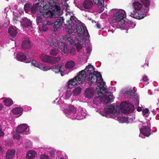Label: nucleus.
Masks as SVG:
<instances>
[{"label": "nucleus", "mask_w": 159, "mask_h": 159, "mask_svg": "<svg viewBox=\"0 0 159 159\" xmlns=\"http://www.w3.org/2000/svg\"><path fill=\"white\" fill-rule=\"evenodd\" d=\"M132 6L135 11L131 12L130 10H129L128 14L134 18L138 19H143L148 11V9L143 7V5L139 2H134Z\"/></svg>", "instance_id": "1"}, {"label": "nucleus", "mask_w": 159, "mask_h": 159, "mask_svg": "<svg viewBox=\"0 0 159 159\" xmlns=\"http://www.w3.org/2000/svg\"><path fill=\"white\" fill-rule=\"evenodd\" d=\"M36 23L39 25V30L41 31H46L48 27L52 25L53 23L45 18L43 14L40 12L36 17Z\"/></svg>", "instance_id": "2"}, {"label": "nucleus", "mask_w": 159, "mask_h": 159, "mask_svg": "<svg viewBox=\"0 0 159 159\" xmlns=\"http://www.w3.org/2000/svg\"><path fill=\"white\" fill-rule=\"evenodd\" d=\"M48 7V6L45 5L43 6L42 8H40L39 9L40 12L43 14L44 17H52L55 13L59 15H61L60 12V7L59 6L55 5L52 8L53 10L48 9L47 8Z\"/></svg>", "instance_id": "3"}, {"label": "nucleus", "mask_w": 159, "mask_h": 159, "mask_svg": "<svg viewBox=\"0 0 159 159\" xmlns=\"http://www.w3.org/2000/svg\"><path fill=\"white\" fill-rule=\"evenodd\" d=\"M126 17V13L125 11L120 9L115 13L113 16V20L115 22H118L117 24L120 26L123 25L124 21L122 20Z\"/></svg>", "instance_id": "4"}, {"label": "nucleus", "mask_w": 159, "mask_h": 159, "mask_svg": "<svg viewBox=\"0 0 159 159\" xmlns=\"http://www.w3.org/2000/svg\"><path fill=\"white\" fill-rule=\"evenodd\" d=\"M120 106L121 111L125 114L129 113L134 111V107L131 103L126 102H123Z\"/></svg>", "instance_id": "5"}, {"label": "nucleus", "mask_w": 159, "mask_h": 159, "mask_svg": "<svg viewBox=\"0 0 159 159\" xmlns=\"http://www.w3.org/2000/svg\"><path fill=\"white\" fill-rule=\"evenodd\" d=\"M76 30L77 33L80 34H84L89 38L90 36L88 31L84 25L81 24L76 25Z\"/></svg>", "instance_id": "6"}, {"label": "nucleus", "mask_w": 159, "mask_h": 159, "mask_svg": "<svg viewBox=\"0 0 159 159\" xmlns=\"http://www.w3.org/2000/svg\"><path fill=\"white\" fill-rule=\"evenodd\" d=\"M90 81L93 84L95 83H99V82L98 81H102L103 79L100 73L97 71L95 74H93L91 75Z\"/></svg>", "instance_id": "7"}, {"label": "nucleus", "mask_w": 159, "mask_h": 159, "mask_svg": "<svg viewBox=\"0 0 159 159\" xmlns=\"http://www.w3.org/2000/svg\"><path fill=\"white\" fill-rule=\"evenodd\" d=\"M93 3L92 1L85 0L83 2L82 6L80 9L84 11H87L88 10L91 9L93 7Z\"/></svg>", "instance_id": "8"}, {"label": "nucleus", "mask_w": 159, "mask_h": 159, "mask_svg": "<svg viewBox=\"0 0 159 159\" xmlns=\"http://www.w3.org/2000/svg\"><path fill=\"white\" fill-rule=\"evenodd\" d=\"M84 72H85V73L87 77L89 76L88 78L89 80H90L91 75L93 74H95L97 71H95L93 66L90 65L86 66L84 70Z\"/></svg>", "instance_id": "9"}, {"label": "nucleus", "mask_w": 159, "mask_h": 159, "mask_svg": "<svg viewBox=\"0 0 159 159\" xmlns=\"http://www.w3.org/2000/svg\"><path fill=\"white\" fill-rule=\"evenodd\" d=\"M9 37L12 41L15 39V37L17 33L16 27L15 26H11L8 29Z\"/></svg>", "instance_id": "10"}, {"label": "nucleus", "mask_w": 159, "mask_h": 159, "mask_svg": "<svg viewBox=\"0 0 159 159\" xmlns=\"http://www.w3.org/2000/svg\"><path fill=\"white\" fill-rule=\"evenodd\" d=\"M64 19L63 17H60L57 18L54 22L53 25V30L56 31L63 23Z\"/></svg>", "instance_id": "11"}, {"label": "nucleus", "mask_w": 159, "mask_h": 159, "mask_svg": "<svg viewBox=\"0 0 159 159\" xmlns=\"http://www.w3.org/2000/svg\"><path fill=\"white\" fill-rule=\"evenodd\" d=\"M87 77L86 75L83 70L79 72V74L75 78L76 79V80L79 83V82L84 81Z\"/></svg>", "instance_id": "12"}, {"label": "nucleus", "mask_w": 159, "mask_h": 159, "mask_svg": "<svg viewBox=\"0 0 159 159\" xmlns=\"http://www.w3.org/2000/svg\"><path fill=\"white\" fill-rule=\"evenodd\" d=\"M151 129L148 127L146 126H143L140 129V131L143 135L148 137L151 135Z\"/></svg>", "instance_id": "13"}, {"label": "nucleus", "mask_w": 159, "mask_h": 159, "mask_svg": "<svg viewBox=\"0 0 159 159\" xmlns=\"http://www.w3.org/2000/svg\"><path fill=\"white\" fill-rule=\"evenodd\" d=\"M94 90L92 88H89L87 89L84 91V95L85 97L89 98H91L93 96Z\"/></svg>", "instance_id": "14"}, {"label": "nucleus", "mask_w": 159, "mask_h": 159, "mask_svg": "<svg viewBox=\"0 0 159 159\" xmlns=\"http://www.w3.org/2000/svg\"><path fill=\"white\" fill-rule=\"evenodd\" d=\"M31 46V44L29 39L27 38H23L21 43L22 48L26 49L30 48Z\"/></svg>", "instance_id": "15"}, {"label": "nucleus", "mask_w": 159, "mask_h": 159, "mask_svg": "<svg viewBox=\"0 0 159 159\" xmlns=\"http://www.w3.org/2000/svg\"><path fill=\"white\" fill-rule=\"evenodd\" d=\"M27 128V125L23 124L18 126L16 129V131L17 133L22 134L25 131Z\"/></svg>", "instance_id": "16"}, {"label": "nucleus", "mask_w": 159, "mask_h": 159, "mask_svg": "<svg viewBox=\"0 0 159 159\" xmlns=\"http://www.w3.org/2000/svg\"><path fill=\"white\" fill-rule=\"evenodd\" d=\"M58 46L62 54H68L69 52V49L67 48V46L65 44L63 43L61 45H58Z\"/></svg>", "instance_id": "17"}, {"label": "nucleus", "mask_w": 159, "mask_h": 159, "mask_svg": "<svg viewBox=\"0 0 159 159\" xmlns=\"http://www.w3.org/2000/svg\"><path fill=\"white\" fill-rule=\"evenodd\" d=\"M41 60L44 62L51 64L52 57L45 54H42L40 56Z\"/></svg>", "instance_id": "18"}, {"label": "nucleus", "mask_w": 159, "mask_h": 159, "mask_svg": "<svg viewBox=\"0 0 159 159\" xmlns=\"http://www.w3.org/2000/svg\"><path fill=\"white\" fill-rule=\"evenodd\" d=\"M31 63L32 65L34 66L40 68V69L43 70L47 71L49 69H48V67H44L42 65H40L35 61H32L31 62Z\"/></svg>", "instance_id": "19"}, {"label": "nucleus", "mask_w": 159, "mask_h": 159, "mask_svg": "<svg viewBox=\"0 0 159 159\" xmlns=\"http://www.w3.org/2000/svg\"><path fill=\"white\" fill-rule=\"evenodd\" d=\"M76 108L73 106H69L68 109L64 110V112L68 114H74L76 113Z\"/></svg>", "instance_id": "20"}, {"label": "nucleus", "mask_w": 159, "mask_h": 159, "mask_svg": "<svg viewBox=\"0 0 159 159\" xmlns=\"http://www.w3.org/2000/svg\"><path fill=\"white\" fill-rule=\"evenodd\" d=\"M16 151L14 149L8 150L6 153V157L7 159H12L15 155Z\"/></svg>", "instance_id": "21"}, {"label": "nucleus", "mask_w": 159, "mask_h": 159, "mask_svg": "<svg viewBox=\"0 0 159 159\" xmlns=\"http://www.w3.org/2000/svg\"><path fill=\"white\" fill-rule=\"evenodd\" d=\"M78 82L76 80V79L75 78L70 80L67 82V86L69 88H72L75 85H76Z\"/></svg>", "instance_id": "22"}, {"label": "nucleus", "mask_w": 159, "mask_h": 159, "mask_svg": "<svg viewBox=\"0 0 159 159\" xmlns=\"http://www.w3.org/2000/svg\"><path fill=\"white\" fill-rule=\"evenodd\" d=\"M114 107L110 106L107 109L104 110L105 112L102 115L104 116H106L108 114L112 113L114 111Z\"/></svg>", "instance_id": "23"}, {"label": "nucleus", "mask_w": 159, "mask_h": 159, "mask_svg": "<svg viewBox=\"0 0 159 159\" xmlns=\"http://www.w3.org/2000/svg\"><path fill=\"white\" fill-rule=\"evenodd\" d=\"M24 27L27 30H30L32 28V22L30 20H26L23 23Z\"/></svg>", "instance_id": "24"}, {"label": "nucleus", "mask_w": 159, "mask_h": 159, "mask_svg": "<svg viewBox=\"0 0 159 159\" xmlns=\"http://www.w3.org/2000/svg\"><path fill=\"white\" fill-rule=\"evenodd\" d=\"M40 0H36L34 2V4L32 7H31V11L32 13H36L38 9L39 3L40 2Z\"/></svg>", "instance_id": "25"}, {"label": "nucleus", "mask_w": 159, "mask_h": 159, "mask_svg": "<svg viewBox=\"0 0 159 159\" xmlns=\"http://www.w3.org/2000/svg\"><path fill=\"white\" fill-rule=\"evenodd\" d=\"M75 65V62L73 61L70 60L66 62L65 66L66 68L71 71L74 69V66Z\"/></svg>", "instance_id": "26"}, {"label": "nucleus", "mask_w": 159, "mask_h": 159, "mask_svg": "<svg viewBox=\"0 0 159 159\" xmlns=\"http://www.w3.org/2000/svg\"><path fill=\"white\" fill-rule=\"evenodd\" d=\"M100 87V93L102 94L106 93L107 91V89L104 87L105 84V82L101 81L100 82H99Z\"/></svg>", "instance_id": "27"}, {"label": "nucleus", "mask_w": 159, "mask_h": 159, "mask_svg": "<svg viewBox=\"0 0 159 159\" xmlns=\"http://www.w3.org/2000/svg\"><path fill=\"white\" fill-rule=\"evenodd\" d=\"M16 58L17 60L21 61H25L26 59V56L22 52H19L17 54Z\"/></svg>", "instance_id": "28"}, {"label": "nucleus", "mask_w": 159, "mask_h": 159, "mask_svg": "<svg viewBox=\"0 0 159 159\" xmlns=\"http://www.w3.org/2000/svg\"><path fill=\"white\" fill-rule=\"evenodd\" d=\"M61 66L59 65H56L54 66H52L51 67H48L49 70L51 69L52 70L55 72L56 73H58L60 71H62L61 70ZM49 70V69L48 70Z\"/></svg>", "instance_id": "29"}, {"label": "nucleus", "mask_w": 159, "mask_h": 159, "mask_svg": "<svg viewBox=\"0 0 159 159\" xmlns=\"http://www.w3.org/2000/svg\"><path fill=\"white\" fill-rule=\"evenodd\" d=\"M78 22V21L77 19L73 20H68L67 21V23L66 24V25L67 27H74V25H76L78 24H77Z\"/></svg>", "instance_id": "30"}, {"label": "nucleus", "mask_w": 159, "mask_h": 159, "mask_svg": "<svg viewBox=\"0 0 159 159\" xmlns=\"http://www.w3.org/2000/svg\"><path fill=\"white\" fill-rule=\"evenodd\" d=\"M37 153L34 151L29 150L27 153L26 157L28 159H31L34 157Z\"/></svg>", "instance_id": "31"}, {"label": "nucleus", "mask_w": 159, "mask_h": 159, "mask_svg": "<svg viewBox=\"0 0 159 159\" xmlns=\"http://www.w3.org/2000/svg\"><path fill=\"white\" fill-rule=\"evenodd\" d=\"M23 111V109L20 107L15 108L12 110V113L15 115L22 113Z\"/></svg>", "instance_id": "32"}, {"label": "nucleus", "mask_w": 159, "mask_h": 159, "mask_svg": "<svg viewBox=\"0 0 159 159\" xmlns=\"http://www.w3.org/2000/svg\"><path fill=\"white\" fill-rule=\"evenodd\" d=\"M58 48H52L50 51V54L52 56H56L58 53Z\"/></svg>", "instance_id": "33"}, {"label": "nucleus", "mask_w": 159, "mask_h": 159, "mask_svg": "<svg viewBox=\"0 0 159 159\" xmlns=\"http://www.w3.org/2000/svg\"><path fill=\"white\" fill-rule=\"evenodd\" d=\"M4 102L5 105L7 106H10L13 103L12 100L10 98H6L4 101Z\"/></svg>", "instance_id": "34"}, {"label": "nucleus", "mask_w": 159, "mask_h": 159, "mask_svg": "<svg viewBox=\"0 0 159 159\" xmlns=\"http://www.w3.org/2000/svg\"><path fill=\"white\" fill-rule=\"evenodd\" d=\"M48 44L51 47L55 46L56 47L58 45V42L57 41H54L53 39H51L49 41V40L48 41Z\"/></svg>", "instance_id": "35"}, {"label": "nucleus", "mask_w": 159, "mask_h": 159, "mask_svg": "<svg viewBox=\"0 0 159 159\" xmlns=\"http://www.w3.org/2000/svg\"><path fill=\"white\" fill-rule=\"evenodd\" d=\"M107 94H108V95L107 94L105 95V96H106L105 100L107 101V102L111 103L112 101V99L110 98V97H111L112 94L111 92L108 93Z\"/></svg>", "instance_id": "36"}, {"label": "nucleus", "mask_w": 159, "mask_h": 159, "mask_svg": "<svg viewBox=\"0 0 159 159\" xmlns=\"http://www.w3.org/2000/svg\"><path fill=\"white\" fill-rule=\"evenodd\" d=\"M81 91V88L79 86L76 88L74 90L73 93L76 96L79 95Z\"/></svg>", "instance_id": "37"}, {"label": "nucleus", "mask_w": 159, "mask_h": 159, "mask_svg": "<svg viewBox=\"0 0 159 159\" xmlns=\"http://www.w3.org/2000/svg\"><path fill=\"white\" fill-rule=\"evenodd\" d=\"M61 59L60 57H52L51 64H53L58 62Z\"/></svg>", "instance_id": "38"}, {"label": "nucleus", "mask_w": 159, "mask_h": 159, "mask_svg": "<svg viewBox=\"0 0 159 159\" xmlns=\"http://www.w3.org/2000/svg\"><path fill=\"white\" fill-rule=\"evenodd\" d=\"M140 1L146 8L150 6V2L149 0H141Z\"/></svg>", "instance_id": "39"}, {"label": "nucleus", "mask_w": 159, "mask_h": 159, "mask_svg": "<svg viewBox=\"0 0 159 159\" xmlns=\"http://www.w3.org/2000/svg\"><path fill=\"white\" fill-rule=\"evenodd\" d=\"M31 5L30 4H26L24 7V9L25 12L31 10Z\"/></svg>", "instance_id": "40"}, {"label": "nucleus", "mask_w": 159, "mask_h": 159, "mask_svg": "<svg viewBox=\"0 0 159 159\" xmlns=\"http://www.w3.org/2000/svg\"><path fill=\"white\" fill-rule=\"evenodd\" d=\"M93 2L95 3L96 4H102V3H104L103 0H93Z\"/></svg>", "instance_id": "41"}, {"label": "nucleus", "mask_w": 159, "mask_h": 159, "mask_svg": "<svg viewBox=\"0 0 159 159\" xmlns=\"http://www.w3.org/2000/svg\"><path fill=\"white\" fill-rule=\"evenodd\" d=\"M67 40L70 42L71 43H74V41L73 39L71 38V36L70 35H68L67 36Z\"/></svg>", "instance_id": "42"}, {"label": "nucleus", "mask_w": 159, "mask_h": 159, "mask_svg": "<svg viewBox=\"0 0 159 159\" xmlns=\"http://www.w3.org/2000/svg\"><path fill=\"white\" fill-rule=\"evenodd\" d=\"M20 133H16L13 134V139H19L20 138V135L19 134Z\"/></svg>", "instance_id": "43"}, {"label": "nucleus", "mask_w": 159, "mask_h": 159, "mask_svg": "<svg viewBox=\"0 0 159 159\" xmlns=\"http://www.w3.org/2000/svg\"><path fill=\"white\" fill-rule=\"evenodd\" d=\"M70 54L71 55L74 56L76 53V50L75 48H71L70 52Z\"/></svg>", "instance_id": "44"}, {"label": "nucleus", "mask_w": 159, "mask_h": 159, "mask_svg": "<svg viewBox=\"0 0 159 159\" xmlns=\"http://www.w3.org/2000/svg\"><path fill=\"white\" fill-rule=\"evenodd\" d=\"M149 111V110L148 108H146L144 109H143L142 111V113L143 116L144 117H147L146 116H145V115L146 114H148Z\"/></svg>", "instance_id": "45"}, {"label": "nucleus", "mask_w": 159, "mask_h": 159, "mask_svg": "<svg viewBox=\"0 0 159 159\" xmlns=\"http://www.w3.org/2000/svg\"><path fill=\"white\" fill-rule=\"evenodd\" d=\"M82 48V45L79 43H77L76 44V48L78 52Z\"/></svg>", "instance_id": "46"}, {"label": "nucleus", "mask_w": 159, "mask_h": 159, "mask_svg": "<svg viewBox=\"0 0 159 159\" xmlns=\"http://www.w3.org/2000/svg\"><path fill=\"white\" fill-rule=\"evenodd\" d=\"M25 148H31L32 145L30 143L26 142L25 144Z\"/></svg>", "instance_id": "47"}, {"label": "nucleus", "mask_w": 159, "mask_h": 159, "mask_svg": "<svg viewBox=\"0 0 159 159\" xmlns=\"http://www.w3.org/2000/svg\"><path fill=\"white\" fill-rule=\"evenodd\" d=\"M41 159H49L48 156L46 155H41L40 157Z\"/></svg>", "instance_id": "48"}, {"label": "nucleus", "mask_w": 159, "mask_h": 159, "mask_svg": "<svg viewBox=\"0 0 159 159\" xmlns=\"http://www.w3.org/2000/svg\"><path fill=\"white\" fill-rule=\"evenodd\" d=\"M66 97L67 98H69L71 95V93L70 91L66 92Z\"/></svg>", "instance_id": "49"}, {"label": "nucleus", "mask_w": 159, "mask_h": 159, "mask_svg": "<svg viewBox=\"0 0 159 159\" xmlns=\"http://www.w3.org/2000/svg\"><path fill=\"white\" fill-rule=\"evenodd\" d=\"M143 81L145 82H147V81H148V80L147 76L145 75L143 76Z\"/></svg>", "instance_id": "50"}, {"label": "nucleus", "mask_w": 159, "mask_h": 159, "mask_svg": "<svg viewBox=\"0 0 159 159\" xmlns=\"http://www.w3.org/2000/svg\"><path fill=\"white\" fill-rule=\"evenodd\" d=\"M66 30L68 32L69 34L72 33L73 31L72 29L70 28L68 29L67 28H66Z\"/></svg>", "instance_id": "51"}, {"label": "nucleus", "mask_w": 159, "mask_h": 159, "mask_svg": "<svg viewBox=\"0 0 159 159\" xmlns=\"http://www.w3.org/2000/svg\"><path fill=\"white\" fill-rule=\"evenodd\" d=\"M76 19H77V18L74 16H70V20H76Z\"/></svg>", "instance_id": "52"}, {"label": "nucleus", "mask_w": 159, "mask_h": 159, "mask_svg": "<svg viewBox=\"0 0 159 159\" xmlns=\"http://www.w3.org/2000/svg\"><path fill=\"white\" fill-rule=\"evenodd\" d=\"M4 135V133L2 131V129L1 128H0V137L1 136H3Z\"/></svg>", "instance_id": "53"}, {"label": "nucleus", "mask_w": 159, "mask_h": 159, "mask_svg": "<svg viewBox=\"0 0 159 159\" xmlns=\"http://www.w3.org/2000/svg\"><path fill=\"white\" fill-rule=\"evenodd\" d=\"M96 26L98 29H100L101 28V25L99 23H97L96 24Z\"/></svg>", "instance_id": "54"}, {"label": "nucleus", "mask_w": 159, "mask_h": 159, "mask_svg": "<svg viewBox=\"0 0 159 159\" xmlns=\"http://www.w3.org/2000/svg\"><path fill=\"white\" fill-rule=\"evenodd\" d=\"M137 110L138 111L140 112L142 110V108L140 107H139L137 108Z\"/></svg>", "instance_id": "55"}, {"label": "nucleus", "mask_w": 159, "mask_h": 159, "mask_svg": "<svg viewBox=\"0 0 159 159\" xmlns=\"http://www.w3.org/2000/svg\"><path fill=\"white\" fill-rule=\"evenodd\" d=\"M64 6L67 8V7H69L68 4L66 3H64Z\"/></svg>", "instance_id": "56"}, {"label": "nucleus", "mask_w": 159, "mask_h": 159, "mask_svg": "<svg viewBox=\"0 0 159 159\" xmlns=\"http://www.w3.org/2000/svg\"><path fill=\"white\" fill-rule=\"evenodd\" d=\"M31 61V59L29 60V59H28L26 61V62L27 63H29Z\"/></svg>", "instance_id": "57"}, {"label": "nucleus", "mask_w": 159, "mask_h": 159, "mask_svg": "<svg viewBox=\"0 0 159 159\" xmlns=\"http://www.w3.org/2000/svg\"><path fill=\"white\" fill-rule=\"evenodd\" d=\"M3 108V106L2 104H0V110H1Z\"/></svg>", "instance_id": "58"}, {"label": "nucleus", "mask_w": 159, "mask_h": 159, "mask_svg": "<svg viewBox=\"0 0 159 159\" xmlns=\"http://www.w3.org/2000/svg\"><path fill=\"white\" fill-rule=\"evenodd\" d=\"M25 55H28V54H29V53L28 52V51H26V52H25Z\"/></svg>", "instance_id": "59"}, {"label": "nucleus", "mask_w": 159, "mask_h": 159, "mask_svg": "<svg viewBox=\"0 0 159 159\" xmlns=\"http://www.w3.org/2000/svg\"><path fill=\"white\" fill-rule=\"evenodd\" d=\"M152 112L153 113V114L154 115H155L156 114L155 113V111H154V110H153L152 111Z\"/></svg>", "instance_id": "60"}, {"label": "nucleus", "mask_w": 159, "mask_h": 159, "mask_svg": "<svg viewBox=\"0 0 159 159\" xmlns=\"http://www.w3.org/2000/svg\"><path fill=\"white\" fill-rule=\"evenodd\" d=\"M60 159H65V158H64V157H63V158H61H61H60Z\"/></svg>", "instance_id": "61"}, {"label": "nucleus", "mask_w": 159, "mask_h": 159, "mask_svg": "<svg viewBox=\"0 0 159 159\" xmlns=\"http://www.w3.org/2000/svg\"><path fill=\"white\" fill-rule=\"evenodd\" d=\"M1 28H2V26H1V25H0V30L1 29Z\"/></svg>", "instance_id": "62"}, {"label": "nucleus", "mask_w": 159, "mask_h": 159, "mask_svg": "<svg viewBox=\"0 0 159 159\" xmlns=\"http://www.w3.org/2000/svg\"><path fill=\"white\" fill-rule=\"evenodd\" d=\"M132 95H133L134 93V92H132Z\"/></svg>", "instance_id": "63"}, {"label": "nucleus", "mask_w": 159, "mask_h": 159, "mask_svg": "<svg viewBox=\"0 0 159 159\" xmlns=\"http://www.w3.org/2000/svg\"><path fill=\"white\" fill-rule=\"evenodd\" d=\"M148 66V63H146Z\"/></svg>", "instance_id": "64"}]
</instances>
